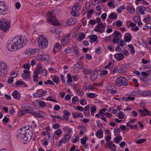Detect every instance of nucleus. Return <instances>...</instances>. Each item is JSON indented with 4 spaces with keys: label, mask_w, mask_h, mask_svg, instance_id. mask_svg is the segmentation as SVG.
<instances>
[{
    "label": "nucleus",
    "mask_w": 151,
    "mask_h": 151,
    "mask_svg": "<svg viewBox=\"0 0 151 151\" xmlns=\"http://www.w3.org/2000/svg\"><path fill=\"white\" fill-rule=\"evenodd\" d=\"M27 42L25 37L22 35L17 36L7 44V47L10 51H15L25 45Z\"/></svg>",
    "instance_id": "obj_1"
},
{
    "label": "nucleus",
    "mask_w": 151,
    "mask_h": 151,
    "mask_svg": "<svg viewBox=\"0 0 151 151\" xmlns=\"http://www.w3.org/2000/svg\"><path fill=\"white\" fill-rule=\"evenodd\" d=\"M115 83L117 86H126L128 85V82L125 77L120 76L116 78L115 81Z\"/></svg>",
    "instance_id": "obj_2"
},
{
    "label": "nucleus",
    "mask_w": 151,
    "mask_h": 151,
    "mask_svg": "<svg viewBox=\"0 0 151 151\" xmlns=\"http://www.w3.org/2000/svg\"><path fill=\"white\" fill-rule=\"evenodd\" d=\"M10 22L6 19H2L0 20V29L4 32L7 31L10 27Z\"/></svg>",
    "instance_id": "obj_3"
},
{
    "label": "nucleus",
    "mask_w": 151,
    "mask_h": 151,
    "mask_svg": "<svg viewBox=\"0 0 151 151\" xmlns=\"http://www.w3.org/2000/svg\"><path fill=\"white\" fill-rule=\"evenodd\" d=\"M39 47L42 49L44 47H47L48 45V42L47 39L43 36H41L38 40Z\"/></svg>",
    "instance_id": "obj_4"
},
{
    "label": "nucleus",
    "mask_w": 151,
    "mask_h": 151,
    "mask_svg": "<svg viewBox=\"0 0 151 151\" xmlns=\"http://www.w3.org/2000/svg\"><path fill=\"white\" fill-rule=\"evenodd\" d=\"M28 127H29V128L27 129H25V127H24L22 129H23V130L25 135H26L29 141L32 139L33 129L31 125H28Z\"/></svg>",
    "instance_id": "obj_5"
},
{
    "label": "nucleus",
    "mask_w": 151,
    "mask_h": 151,
    "mask_svg": "<svg viewBox=\"0 0 151 151\" xmlns=\"http://www.w3.org/2000/svg\"><path fill=\"white\" fill-rule=\"evenodd\" d=\"M23 130V129H21V132H19V134L17 135V137L19 138L20 140L23 143H27V142H28L29 141L26 135H25Z\"/></svg>",
    "instance_id": "obj_6"
},
{
    "label": "nucleus",
    "mask_w": 151,
    "mask_h": 151,
    "mask_svg": "<svg viewBox=\"0 0 151 151\" xmlns=\"http://www.w3.org/2000/svg\"><path fill=\"white\" fill-rule=\"evenodd\" d=\"M8 68L6 64L3 62H0V76L7 73Z\"/></svg>",
    "instance_id": "obj_7"
},
{
    "label": "nucleus",
    "mask_w": 151,
    "mask_h": 151,
    "mask_svg": "<svg viewBox=\"0 0 151 151\" xmlns=\"http://www.w3.org/2000/svg\"><path fill=\"white\" fill-rule=\"evenodd\" d=\"M106 24L101 23L95 27L93 30L96 32L102 33L105 30Z\"/></svg>",
    "instance_id": "obj_8"
},
{
    "label": "nucleus",
    "mask_w": 151,
    "mask_h": 151,
    "mask_svg": "<svg viewBox=\"0 0 151 151\" xmlns=\"http://www.w3.org/2000/svg\"><path fill=\"white\" fill-rule=\"evenodd\" d=\"M70 34H68L65 36L63 37L61 40V45L65 46L68 43L70 40L69 36Z\"/></svg>",
    "instance_id": "obj_9"
},
{
    "label": "nucleus",
    "mask_w": 151,
    "mask_h": 151,
    "mask_svg": "<svg viewBox=\"0 0 151 151\" xmlns=\"http://www.w3.org/2000/svg\"><path fill=\"white\" fill-rule=\"evenodd\" d=\"M36 58L38 61H46L49 60L50 58L49 55H40L37 56Z\"/></svg>",
    "instance_id": "obj_10"
},
{
    "label": "nucleus",
    "mask_w": 151,
    "mask_h": 151,
    "mask_svg": "<svg viewBox=\"0 0 151 151\" xmlns=\"http://www.w3.org/2000/svg\"><path fill=\"white\" fill-rule=\"evenodd\" d=\"M6 9V7L3 1L0 2V15H5L6 14L5 11Z\"/></svg>",
    "instance_id": "obj_11"
},
{
    "label": "nucleus",
    "mask_w": 151,
    "mask_h": 151,
    "mask_svg": "<svg viewBox=\"0 0 151 151\" xmlns=\"http://www.w3.org/2000/svg\"><path fill=\"white\" fill-rule=\"evenodd\" d=\"M47 22L49 23H52L54 25L58 26L59 24L58 20L54 17H48Z\"/></svg>",
    "instance_id": "obj_12"
},
{
    "label": "nucleus",
    "mask_w": 151,
    "mask_h": 151,
    "mask_svg": "<svg viewBox=\"0 0 151 151\" xmlns=\"http://www.w3.org/2000/svg\"><path fill=\"white\" fill-rule=\"evenodd\" d=\"M139 111L140 112V115L142 116H146L147 115L151 116V113L146 108H144L143 110H139Z\"/></svg>",
    "instance_id": "obj_13"
},
{
    "label": "nucleus",
    "mask_w": 151,
    "mask_h": 151,
    "mask_svg": "<svg viewBox=\"0 0 151 151\" xmlns=\"http://www.w3.org/2000/svg\"><path fill=\"white\" fill-rule=\"evenodd\" d=\"M24 73L22 74V77L25 79H29L30 78V71L26 70H23Z\"/></svg>",
    "instance_id": "obj_14"
},
{
    "label": "nucleus",
    "mask_w": 151,
    "mask_h": 151,
    "mask_svg": "<svg viewBox=\"0 0 151 151\" xmlns=\"http://www.w3.org/2000/svg\"><path fill=\"white\" fill-rule=\"evenodd\" d=\"M115 58L118 61L122 60L124 58V55L121 53H116L114 55Z\"/></svg>",
    "instance_id": "obj_15"
},
{
    "label": "nucleus",
    "mask_w": 151,
    "mask_h": 151,
    "mask_svg": "<svg viewBox=\"0 0 151 151\" xmlns=\"http://www.w3.org/2000/svg\"><path fill=\"white\" fill-rule=\"evenodd\" d=\"M144 11L141 6H138L137 8L136 12L138 15L142 14L144 15L145 13Z\"/></svg>",
    "instance_id": "obj_16"
},
{
    "label": "nucleus",
    "mask_w": 151,
    "mask_h": 151,
    "mask_svg": "<svg viewBox=\"0 0 151 151\" xmlns=\"http://www.w3.org/2000/svg\"><path fill=\"white\" fill-rule=\"evenodd\" d=\"M98 75V73L96 71H93L91 72L90 75L91 80L94 81L96 80Z\"/></svg>",
    "instance_id": "obj_17"
},
{
    "label": "nucleus",
    "mask_w": 151,
    "mask_h": 151,
    "mask_svg": "<svg viewBox=\"0 0 151 151\" xmlns=\"http://www.w3.org/2000/svg\"><path fill=\"white\" fill-rule=\"evenodd\" d=\"M66 23L69 25H73L76 23L75 18H70L67 20Z\"/></svg>",
    "instance_id": "obj_18"
},
{
    "label": "nucleus",
    "mask_w": 151,
    "mask_h": 151,
    "mask_svg": "<svg viewBox=\"0 0 151 151\" xmlns=\"http://www.w3.org/2000/svg\"><path fill=\"white\" fill-rule=\"evenodd\" d=\"M108 146L111 150L115 151L116 149V145L111 142L108 143Z\"/></svg>",
    "instance_id": "obj_19"
},
{
    "label": "nucleus",
    "mask_w": 151,
    "mask_h": 151,
    "mask_svg": "<svg viewBox=\"0 0 151 151\" xmlns=\"http://www.w3.org/2000/svg\"><path fill=\"white\" fill-rule=\"evenodd\" d=\"M85 36L86 35L84 33H79L78 34L76 38L79 41H81L84 38Z\"/></svg>",
    "instance_id": "obj_20"
},
{
    "label": "nucleus",
    "mask_w": 151,
    "mask_h": 151,
    "mask_svg": "<svg viewBox=\"0 0 151 151\" xmlns=\"http://www.w3.org/2000/svg\"><path fill=\"white\" fill-rule=\"evenodd\" d=\"M12 95L15 99L19 100L20 99V95L19 93L17 91H14L12 94Z\"/></svg>",
    "instance_id": "obj_21"
},
{
    "label": "nucleus",
    "mask_w": 151,
    "mask_h": 151,
    "mask_svg": "<svg viewBox=\"0 0 151 151\" xmlns=\"http://www.w3.org/2000/svg\"><path fill=\"white\" fill-rule=\"evenodd\" d=\"M72 115L73 118H76L78 117L83 118V114L80 113H77L76 112H74L72 113Z\"/></svg>",
    "instance_id": "obj_22"
},
{
    "label": "nucleus",
    "mask_w": 151,
    "mask_h": 151,
    "mask_svg": "<svg viewBox=\"0 0 151 151\" xmlns=\"http://www.w3.org/2000/svg\"><path fill=\"white\" fill-rule=\"evenodd\" d=\"M61 49V46L59 43H57L55 45L53 50L56 52H59Z\"/></svg>",
    "instance_id": "obj_23"
},
{
    "label": "nucleus",
    "mask_w": 151,
    "mask_h": 151,
    "mask_svg": "<svg viewBox=\"0 0 151 151\" xmlns=\"http://www.w3.org/2000/svg\"><path fill=\"white\" fill-rule=\"evenodd\" d=\"M71 137V135L69 134L65 135L62 139V140L63 141V143H66L67 141L69 140Z\"/></svg>",
    "instance_id": "obj_24"
},
{
    "label": "nucleus",
    "mask_w": 151,
    "mask_h": 151,
    "mask_svg": "<svg viewBox=\"0 0 151 151\" xmlns=\"http://www.w3.org/2000/svg\"><path fill=\"white\" fill-rule=\"evenodd\" d=\"M141 95L144 97L151 96V91H143L141 93Z\"/></svg>",
    "instance_id": "obj_25"
},
{
    "label": "nucleus",
    "mask_w": 151,
    "mask_h": 151,
    "mask_svg": "<svg viewBox=\"0 0 151 151\" xmlns=\"http://www.w3.org/2000/svg\"><path fill=\"white\" fill-rule=\"evenodd\" d=\"M80 9V7L79 6L78 3H76L75 4L72 8V10H74L76 12H78Z\"/></svg>",
    "instance_id": "obj_26"
},
{
    "label": "nucleus",
    "mask_w": 151,
    "mask_h": 151,
    "mask_svg": "<svg viewBox=\"0 0 151 151\" xmlns=\"http://www.w3.org/2000/svg\"><path fill=\"white\" fill-rule=\"evenodd\" d=\"M29 53L31 55H33L36 52L38 53L39 52V50L36 49H29Z\"/></svg>",
    "instance_id": "obj_27"
},
{
    "label": "nucleus",
    "mask_w": 151,
    "mask_h": 151,
    "mask_svg": "<svg viewBox=\"0 0 151 151\" xmlns=\"http://www.w3.org/2000/svg\"><path fill=\"white\" fill-rule=\"evenodd\" d=\"M103 132L101 130H98L96 133V135L97 137L99 138H101L103 137Z\"/></svg>",
    "instance_id": "obj_28"
},
{
    "label": "nucleus",
    "mask_w": 151,
    "mask_h": 151,
    "mask_svg": "<svg viewBox=\"0 0 151 151\" xmlns=\"http://www.w3.org/2000/svg\"><path fill=\"white\" fill-rule=\"evenodd\" d=\"M124 41H126L127 42H130L131 40V35L129 34L126 35L124 37Z\"/></svg>",
    "instance_id": "obj_29"
},
{
    "label": "nucleus",
    "mask_w": 151,
    "mask_h": 151,
    "mask_svg": "<svg viewBox=\"0 0 151 151\" xmlns=\"http://www.w3.org/2000/svg\"><path fill=\"white\" fill-rule=\"evenodd\" d=\"M117 16V14L115 13H113L110 14L109 16V18L111 19H114L116 18Z\"/></svg>",
    "instance_id": "obj_30"
},
{
    "label": "nucleus",
    "mask_w": 151,
    "mask_h": 151,
    "mask_svg": "<svg viewBox=\"0 0 151 151\" xmlns=\"http://www.w3.org/2000/svg\"><path fill=\"white\" fill-rule=\"evenodd\" d=\"M145 28H143V29L145 30L146 29H151V24L149 23H147L145 25Z\"/></svg>",
    "instance_id": "obj_31"
},
{
    "label": "nucleus",
    "mask_w": 151,
    "mask_h": 151,
    "mask_svg": "<svg viewBox=\"0 0 151 151\" xmlns=\"http://www.w3.org/2000/svg\"><path fill=\"white\" fill-rule=\"evenodd\" d=\"M76 91L77 94L79 96H81L83 95L84 92L81 89H80L79 88L78 89H77Z\"/></svg>",
    "instance_id": "obj_32"
},
{
    "label": "nucleus",
    "mask_w": 151,
    "mask_h": 151,
    "mask_svg": "<svg viewBox=\"0 0 151 151\" xmlns=\"http://www.w3.org/2000/svg\"><path fill=\"white\" fill-rule=\"evenodd\" d=\"M40 111H33V115L35 116H38V117H41V115Z\"/></svg>",
    "instance_id": "obj_33"
},
{
    "label": "nucleus",
    "mask_w": 151,
    "mask_h": 151,
    "mask_svg": "<svg viewBox=\"0 0 151 151\" xmlns=\"http://www.w3.org/2000/svg\"><path fill=\"white\" fill-rule=\"evenodd\" d=\"M125 117V115L123 114V112L120 111L119 112L118 117L119 119H123Z\"/></svg>",
    "instance_id": "obj_34"
},
{
    "label": "nucleus",
    "mask_w": 151,
    "mask_h": 151,
    "mask_svg": "<svg viewBox=\"0 0 151 151\" xmlns=\"http://www.w3.org/2000/svg\"><path fill=\"white\" fill-rule=\"evenodd\" d=\"M45 95L43 94V93H41L40 94H38L37 93H33V96L35 97H40L42 96H43Z\"/></svg>",
    "instance_id": "obj_35"
},
{
    "label": "nucleus",
    "mask_w": 151,
    "mask_h": 151,
    "mask_svg": "<svg viewBox=\"0 0 151 151\" xmlns=\"http://www.w3.org/2000/svg\"><path fill=\"white\" fill-rule=\"evenodd\" d=\"M96 110V108L95 106H93L91 107V115L92 116H94V113Z\"/></svg>",
    "instance_id": "obj_36"
},
{
    "label": "nucleus",
    "mask_w": 151,
    "mask_h": 151,
    "mask_svg": "<svg viewBox=\"0 0 151 151\" xmlns=\"http://www.w3.org/2000/svg\"><path fill=\"white\" fill-rule=\"evenodd\" d=\"M125 8V6H121L119 8L117 9L116 10L117 12L119 13H121L122 10H124Z\"/></svg>",
    "instance_id": "obj_37"
},
{
    "label": "nucleus",
    "mask_w": 151,
    "mask_h": 151,
    "mask_svg": "<svg viewBox=\"0 0 151 151\" xmlns=\"http://www.w3.org/2000/svg\"><path fill=\"white\" fill-rule=\"evenodd\" d=\"M136 19V21H137V20L138 22V25H141L142 24V22H141V21H139V17L138 16H135V17H134V21H135V20Z\"/></svg>",
    "instance_id": "obj_38"
},
{
    "label": "nucleus",
    "mask_w": 151,
    "mask_h": 151,
    "mask_svg": "<svg viewBox=\"0 0 151 151\" xmlns=\"http://www.w3.org/2000/svg\"><path fill=\"white\" fill-rule=\"evenodd\" d=\"M122 138V136H119L116 137L114 139V142L116 143H118L119 141Z\"/></svg>",
    "instance_id": "obj_39"
},
{
    "label": "nucleus",
    "mask_w": 151,
    "mask_h": 151,
    "mask_svg": "<svg viewBox=\"0 0 151 151\" xmlns=\"http://www.w3.org/2000/svg\"><path fill=\"white\" fill-rule=\"evenodd\" d=\"M129 47L131 49L130 52L132 53H134L135 52V50L133 46L131 44L128 45Z\"/></svg>",
    "instance_id": "obj_40"
},
{
    "label": "nucleus",
    "mask_w": 151,
    "mask_h": 151,
    "mask_svg": "<svg viewBox=\"0 0 151 151\" xmlns=\"http://www.w3.org/2000/svg\"><path fill=\"white\" fill-rule=\"evenodd\" d=\"M54 133L58 136H60L62 133V132L60 129H58L54 132Z\"/></svg>",
    "instance_id": "obj_41"
},
{
    "label": "nucleus",
    "mask_w": 151,
    "mask_h": 151,
    "mask_svg": "<svg viewBox=\"0 0 151 151\" xmlns=\"http://www.w3.org/2000/svg\"><path fill=\"white\" fill-rule=\"evenodd\" d=\"M146 140V139H140L138 140H137L136 142L137 144H140L142 143H143Z\"/></svg>",
    "instance_id": "obj_42"
},
{
    "label": "nucleus",
    "mask_w": 151,
    "mask_h": 151,
    "mask_svg": "<svg viewBox=\"0 0 151 151\" xmlns=\"http://www.w3.org/2000/svg\"><path fill=\"white\" fill-rule=\"evenodd\" d=\"M86 96L87 97H89L91 98H93L95 96V94L94 93H87Z\"/></svg>",
    "instance_id": "obj_43"
},
{
    "label": "nucleus",
    "mask_w": 151,
    "mask_h": 151,
    "mask_svg": "<svg viewBox=\"0 0 151 151\" xmlns=\"http://www.w3.org/2000/svg\"><path fill=\"white\" fill-rule=\"evenodd\" d=\"M87 138L86 137H84L81 139V142L83 144H85L86 142V140H87Z\"/></svg>",
    "instance_id": "obj_44"
},
{
    "label": "nucleus",
    "mask_w": 151,
    "mask_h": 151,
    "mask_svg": "<svg viewBox=\"0 0 151 151\" xmlns=\"http://www.w3.org/2000/svg\"><path fill=\"white\" fill-rule=\"evenodd\" d=\"M119 39L118 37H114L113 39V42L114 43L119 42Z\"/></svg>",
    "instance_id": "obj_45"
},
{
    "label": "nucleus",
    "mask_w": 151,
    "mask_h": 151,
    "mask_svg": "<svg viewBox=\"0 0 151 151\" xmlns=\"http://www.w3.org/2000/svg\"><path fill=\"white\" fill-rule=\"evenodd\" d=\"M76 66L77 68L81 69L83 67V65L80 61H79L76 64Z\"/></svg>",
    "instance_id": "obj_46"
},
{
    "label": "nucleus",
    "mask_w": 151,
    "mask_h": 151,
    "mask_svg": "<svg viewBox=\"0 0 151 151\" xmlns=\"http://www.w3.org/2000/svg\"><path fill=\"white\" fill-rule=\"evenodd\" d=\"M53 81L57 83V84H58L59 83V79L58 77L57 76H55L53 78Z\"/></svg>",
    "instance_id": "obj_47"
},
{
    "label": "nucleus",
    "mask_w": 151,
    "mask_h": 151,
    "mask_svg": "<svg viewBox=\"0 0 151 151\" xmlns=\"http://www.w3.org/2000/svg\"><path fill=\"white\" fill-rule=\"evenodd\" d=\"M44 83L45 85H47L48 84H49L51 85H53L54 84V83L52 81H50V80H48L44 82Z\"/></svg>",
    "instance_id": "obj_48"
},
{
    "label": "nucleus",
    "mask_w": 151,
    "mask_h": 151,
    "mask_svg": "<svg viewBox=\"0 0 151 151\" xmlns=\"http://www.w3.org/2000/svg\"><path fill=\"white\" fill-rule=\"evenodd\" d=\"M78 97L76 96L73 97L72 99V102L73 104H75V103L78 100Z\"/></svg>",
    "instance_id": "obj_49"
},
{
    "label": "nucleus",
    "mask_w": 151,
    "mask_h": 151,
    "mask_svg": "<svg viewBox=\"0 0 151 151\" xmlns=\"http://www.w3.org/2000/svg\"><path fill=\"white\" fill-rule=\"evenodd\" d=\"M71 51V48L70 47H67L65 50V52L66 53H70Z\"/></svg>",
    "instance_id": "obj_50"
},
{
    "label": "nucleus",
    "mask_w": 151,
    "mask_h": 151,
    "mask_svg": "<svg viewBox=\"0 0 151 151\" xmlns=\"http://www.w3.org/2000/svg\"><path fill=\"white\" fill-rule=\"evenodd\" d=\"M129 13L130 14H133L135 11V9L133 7H131L129 8L128 9Z\"/></svg>",
    "instance_id": "obj_51"
},
{
    "label": "nucleus",
    "mask_w": 151,
    "mask_h": 151,
    "mask_svg": "<svg viewBox=\"0 0 151 151\" xmlns=\"http://www.w3.org/2000/svg\"><path fill=\"white\" fill-rule=\"evenodd\" d=\"M93 12L92 9H91L87 13V17L88 18H89L91 17V15L93 14Z\"/></svg>",
    "instance_id": "obj_52"
},
{
    "label": "nucleus",
    "mask_w": 151,
    "mask_h": 151,
    "mask_svg": "<svg viewBox=\"0 0 151 151\" xmlns=\"http://www.w3.org/2000/svg\"><path fill=\"white\" fill-rule=\"evenodd\" d=\"M90 39L91 40L95 42L96 40L97 37L96 35H93L91 37Z\"/></svg>",
    "instance_id": "obj_53"
},
{
    "label": "nucleus",
    "mask_w": 151,
    "mask_h": 151,
    "mask_svg": "<svg viewBox=\"0 0 151 151\" xmlns=\"http://www.w3.org/2000/svg\"><path fill=\"white\" fill-rule=\"evenodd\" d=\"M73 49L75 54H78L79 53V51L78 50L77 47L76 45L73 47Z\"/></svg>",
    "instance_id": "obj_54"
},
{
    "label": "nucleus",
    "mask_w": 151,
    "mask_h": 151,
    "mask_svg": "<svg viewBox=\"0 0 151 151\" xmlns=\"http://www.w3.org/2000/svg\"><path fill=\"white\" fill-rule=\"evenodd\" d=\"M106 111V109L105 108H104L101 109L99 113L101 115H102Z\"/></svg>",
    "instance_id": "obj_55"
},
{
    "label": "nucleus",
    "mask_w": 151,
    "mask_h": 151,
    "mask_svg": "<svg viewBox=\"0 0 151 151\" xmlns=\"http://www.w3.org/2000/svg\"><path fill=\"white\" fill-rule=\"evenodd\" d=\"M23 67L26 69H29L30 68V65L27 63L24 64L23 65Z\"/></svg>",
    "instance_id": "obj_56"
},
{
    "label": "nucleus",
    "mask_w": 151,
    "mask_h": 151,
    "mask_svg": "<svg viewBox=\"0 0 151 151\" xmlns=\"http://www.w3.org/2000/svg\"><path fill=\"white\" fill-rule=\"evenodd\" d=\"M80 103L83 106L87 104V101L85 100L82 99L81 100Z\"/></svg>",
    "instance_id": "obj_57"
},
{
    "label": "nucleus",
    "mask_w": 151,
    "mask_h": 151,
    "mask_svg": "<svg viewBox=\"0 0 151 151\" xmlns=\"http://www.w3.org/2000/svg\"><path fill=\"white\" fill-rule=\"evenodd\" d=\"M108 73V71L106 70H103L101 71V75L102 76H104L106 75Z\"/></svg>",
    "instance_id": "obj_58"
},
{
    "label": "nucleus",
    "mask_w": 151,
    "mask_h": 151,
    "mask_svg": "<svg viewBox=\"0 0 151 151\" xmlns=\"http://www.w3.org/2000/svg\"><path fill=\"white\" fill-rule=\"evenodd\" d=\"M111 136L110 135H109L106 136V141L107 143L109 142L111 139Z\"/></svg>",
    "instance_id": "obj_59"
},
{
    "label": "nucleus",
    "mask_w": 151,
    "mask_h": 151,
    "mask_svg": "<svg viewBox=\"0 0 151 151\" xmlns=\"http://www.w3.org/2000/svg\"><path fill=\"white\" fill-rule=\"evenodd\" d=\"M116 24L117 26L118 27H121L122 25V22L120 20L117 21Z\"/></svg>",
    "instance_id": "obj_60"
},
{
    "label": "nucleus",
    "mask_w": 151,
    "mask_h": 151,
    "mask_svg": "<svg viewBox=\"0 0 151 151\" xmlns=\"http://www.w3.org/2000/svg\"><path fill=\"white\" fill-rule=\"evenodd\" d=\"M34 77L33 80L35 82L38 81L39 80L38 77L37 75H33Z\"/></svg>",
    "instance_id": "obj_61"
},
{
    "label": "nucleus",
    "mask_w": 151,
    "mask_h": 151,
    "mask_svg": "<svg viewBox=\"0 0 151 151\" xmlns=\"http://www.w3.org/2000/svg\"><path fill=\"white\" fill-rule=\"evenodd\" d=\"M63 114L67 116H69L70 115V113L67 110H65L63 112Z\"/></svg>",
    "instance_id": "obj_62"
},
{
    "label": "nucleus",
    "mask_w": 151,
    "mask_h": 151,
    "mask_svg": "<svg viewBox=\"0 0 151 151\" xmlns=\"http://www.w3.org/2000/svg\"><path fill=\"white\" fill-rule=\"evenodd\" d=\"M150 16L149 15H148L144 19V21L145 22H147L150 21Z\"/></svg>",
    "instance_id": "obj_63"
},
{
    "label": "nucleus",
    "mask_w": 151,
    "mask_h": 151,
    "mask_svg": "<svg viewBox=\"0 0 151 151\" xmlns=\"http://www.w3.org/2000/svg\"><path fill=\"white\" fill-rule=\"evenodd\" d=\"M15 6L17 9H19L21 6V5L19 2H17L15 3Z\"/></svg>",
    "instance_id": "obj_64"
}]
</instances>
